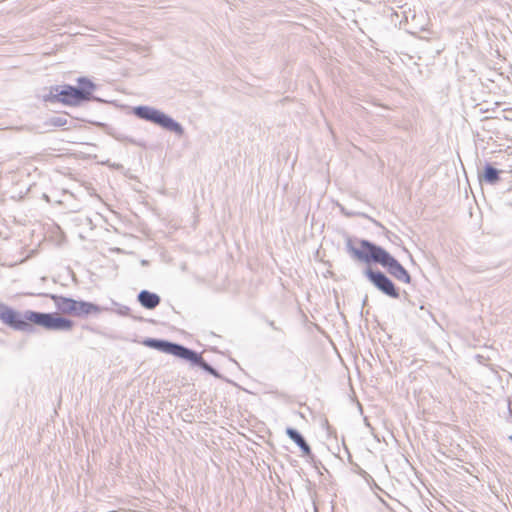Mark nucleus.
<instances>
[{"label":"nucleus","instance_id":"obj_2","mask_svg":"<svg viewBox=\"0 0 512 512\" xmlns=\"http://www.w3.org/2000/svg\"><path fill=\"white\" fill-rule=\"evenodd\" d=\"M345 249L352 259L367 265L380 264L396 280L406 284L411 282L407 269L382 246L367 239H352L347 236Z\"/></svg>","mask_w":512,"mask_h":512},{"label":"nucleus","instance_id":"obj_4","mask_svg":"<svg viewBox=\"0 0 512 512\" xmlns=\"http://www.w3.org/2000/svg\"><path fill=\"white\" fill-rule=\"evenodd\" d=\"M142 343L148 348L155 349L157 351L173 355L181 360H184L189 363L191 367H198L206 373L214 376L215 378L221 377L220 373L205 361L200 352H197L189 347L166 339L158 338H146Z\"/></svg>","mask_w":512,"mask_h":512},{"label":"nucleus","instance_id":"obj_11","mask_svg":"<svg viewBox=\"0 0 512 512\" xmlns=\"http://www.w3.org/2000/svg\"><path fill=\"white\" fill-rule=\"evenodd\" d=\"M45 296L50 297L53 300L54 305L59 312L70 315L72 306H74L73 298L57 294H45Z\"/></svg>","mask_w":512,"mask_h":512},{"label":"nucleus","instance_id":"obj_1","mask_svg":"<svg viewBox=\"0 0 512 512\" xmlns=\"http://www.w3.org/2000/svg\"><path fill=\"white\" fill-rule=\"evenodd\" d=\"M0 320L6 326L22 332H32L33 325L42 327L49 331H70L74 322L56 312H38L26 310L17 311L10 306L0 302Z\"/></svg>","mask_w":512,"mask_h":512},{"label":"nucleus","instance_id":"obj_7","mask_svg":"<svg viewBox=\"0 0 512 512\" xmlns=\"http://www.w3.org/2000/svg\"><path fill=\"white\" fill-rule=\"evenodd\" d=\"M109 310L110 309L107 307H102L92 302L74 299V306H72L70 315L75 317H84L93 313H101Z\"/></svg>","mask_w":512,"mask_h":512},{"label":"nucleus","instance_id":"obj_14","mask_svg":"<svg viewBox=\"0 0 512 512\" xmlns=\"http://www.w3.org/2000/svg\"><path fill=\"white\" fill-rule=\"evenodd\" d=\"M342 212L346 215V216H349V217H352V216H363V217H367L364 213H357V212H349V211H346L344 208H341Z\"/></svg>","mask_w":512,"mask_h":512},{"label":"nucleus","instance_id":"obj_17","mask_svg":"<svg viewBox=\"0 0 512 512\" xmlns=\"http://www.w3.org/2000/svg\"><path fill=\"white\" fill-rule=\"evenodd\" d=\"M117 140H124V137H116Z\"/></svg>","mask_w":512,"mask_h":512},{"label":"nucleus","instance_id":"obj_6","mask_svg":"<svg viewBox=\"0 0 512 512\" xmlns=\"http://www.w3.org/2000/svg\"><path fill=\"white\" fill-rule=\"evenodd\" d=\"M370 283L384 295L397 299L400 296L399 288L395 286L393 281L382 271L374 270L370 266L363 271Z\"/></svg>","mask_w":512,"mask_h":512},{"label":"nucleus","instance_id":"obj_3","mask_svg":"<svg viewBox=\"0 0 512 512\" xmlns=\"http://www.w3.org/2000/svg\"><path fill=\"white\" fill-rule=\"evenodd\" d=\"M97 85L87 77L77 78V86L69 84L51 86L49 94L44 96L46 102L62 103L68 106H79L87 101L104 102L93 95Z\"/></svg>","mask_w":512,"mask_h":512},{"label":"nucleus","instance_id":"obj_15","mask_svg":"<svg viewBox=\"0 0 512 512\" xmlns=\"http://www.w3.org/2000/svg\"><path fill=\"white\" fill-rule=\"evenodd\" d=\"M268 324H269V326H270L272 329H274V330H278V328L276 327V325H275L274 321H269V322H268Z\"/></svg>","mask_w":512,"mask_h":512},{"label":"nucleus","instance_id":"obj_13","mask_svg":"<svg viewBox=\"0 0 512 512\" xmlns=\"http://www.w3.org/2000/svg\"><path fill=\"white\" fill-rule=\"evenodd\" d=\"M131 309L125 305H119V308L116 310V313L121 316H129Z\"/></svg>","mask_w":512,"mask_h":512},{"label":"nucleus","instance_id":"obj_18","mask_svg":"<svg viewBox=\"0 0 512 512\" xmlns=\"http://www.w3.org/2000/svg\"><path fill=\"white\" fill-rule=\"evenodd\" d=\"M509 440L512 442V435L509 436Z\"/></svg>","mask_w":512,"mask_h":512},{"label":"nucleus","instance_id":"obj_9","mask_svg":"<svg viewBox=\"0 0 512 512\" xmlns=\"http://www.w3.org/2000/svg\"><path fill=\"white\" fill-rule=\"evenodd\" d=\"M286 435L300 448L304 456H310L312 450L304 436L295 428L287 427Z\"/></svg>","mask_w":512,"mask_h":512},{"label":"nucleus","instance_id":"obj_8","mask_svg":"<svg viewBox=\"0 0 512 512\" xmlns=\"http://www.w3.org/2000/svg\"><path fill=\"white\" fill-rule=\"evenodd\" d=\"M502 171L495 168L491 163H485L482 170L478 171V178L481 183L496 185L501 180Z\"/></svg>","mask_w":512,"mask_h":512},{"label":"nucleus","instance_id":"obj_12","mask_svg":"<svg viewBox=\"0 0 512 512\" xmlns=\"http://www.w3.org/2000/svg\"><path fill=\"white\" fill-rule=\"evenodd\" d=\"M68 122L66 116H52L46 121V125L52 127H62L65 126Z\"/></svg>","mask_w":512,"mask_h":512},{"label":"nucleus","instance_id":"obj_16","mask_svg":"<svg viewBox=\"0 0 512 512\" xmlns=\"http://www.w3.org/2000/svg\"><path fill=\"white\" fill-rule=\"evenodd\" d=\"M508 409H509L510 415L512 416V401L509 402Z\"/></svg>","mask_w":512,"mask_h":512},{"label":"nucleus","instance_id":"obj_10","mask_svg":"<svg viewBox=\"0 0 512 512\" xmlns=\"http://www.w3.org/2000/svg\"><path fill=\"white\" fill-rule=\"evenodd\" d=\"M137 300L142 307L149 310L155 309L161 302L160 296L149 290H141L137 295Z\"/></svg>","mask_w":512,"mask_h":512},{"label":"nucleus","instance_id":"obj_5","mask_svg":"<svg viewBox=\"0 0 512 512\" xmlns=\"http://www.w3.org/2000/svg\"><path fill=\"white\" fill-rule=\"evenodd\" d=\"M132 113L137 118L155 124L178 137L185 133L184 127L178 121L155 107L139 105L133 108Z\"/></svg>","mask_w":512,"mask_h":512}]
</instances>
